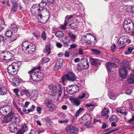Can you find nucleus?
<instances>
[{"label":"nucleus","instance_id":"nucleus-1","mask_svg":"<svg viewBox=\"0 0 134 134\" xmlns=\"http://www.w3.org/2000/svg\"><path fill=\"white\" fill-rule=\"evenodd\" d=\"M0 114L3 115H6L2 120L3 123H8L11 121L13 118L16 120L17 118L15 117V114L12 112V108L11 106H3L0 108Z\"/></svg>","mask_w":134,"mask_h":134},{"label":"nucleus","instance_id":"nucleus-2","mask_svg":"<svg viewBox=\"0 0 134 134\" xmlns=\"http://www.w3.org/2000/svg\"><path fill=\"white\" fill-rule=\"evenodd\" d=\"M20 62H14L9 65L7 68V70L9 74L13 76L17 74L19 68L21 65Z\"/></svg>","mask_w":134,"mask_h":134},{"label":"nucleus","instance_id":"nucleus-3","mask_svg":"<svg viewBox=\"0 0 134 134\" xmlns=\"http://www.w3.org/2000/svg\"><path fill=\"white\" fill-rule=\"evenodd\" d=\"M91 119L92 117L90 115L87 114H84L83 116L80 118L79 121L81 124L84 123L86 127L89 128L92 126L91 122Z\"/></svg>","mask_w":134,"mask_h":134},{"label":"nucleus","instance_id":"nucleus-4","mask_svg":"<svg viewBox=\"0 0 134 134\" xmlns=\"http://www.w3.org/2000/svg\"><path fill=\"white\" fill-rule=\"evenodd\" d=\"M77 78L74 73L70 72L63 76L62 78V81L64 85H66V80L74 82L76 80Z\"/></svg>","mask_w":134,"mask_h":134},{"label":"nucleus","instance_id":"nucleus-5","mask_svg":"<svg viewBox=\"0 0 134 134\" xmlns=\"http://www.w3.org/2000/svg\"><path fill=\"white\" fill-rule=\"evenodd\" d=\"M80 61L81 63L77 65V70L80 71L88 68L89 64L87 58H82Z\"/></svg>","mask_w":134,"mask_h":134},{"label":"nucleus","instance_id":"nucleus-6","mask_svg":"<svg viewBox=\"0 0 134 134\" xmlns=\"http://www.w3.org/2000/svg\"><path fill=\"white\" fill-rule=\"evenodd\" d=\"M40 7L39 4L38 5L34 4L32 7L31 11L33 14L37 16L39 19L42 20V15L40 14Z\"/></svg>","mask_w":134,"mask_h":134},{"label":"nucleus","instance_id":"nucleus-7","mask_svg":"<svg viewBox=\"0 0 134 134\" xmlns=\"http://www.w3.org/2000/svg\"><path fill=\"white\" fill-rule=\"evenodd\" d=\"M124 29L125 31L129 32L130 29L134 27L133 23L131 20L129 19H126L124 21Z\"/></svg>","mask_w":134,"mask_h":134},{"label":"nucleus","instance_id":"nucleus-8","mask_svg":"<svg viewBox=\"0 0 134 134\" xmlns=\"http://www.w3.org/2000/svg\"><path fill=\"white\" fill-rule=\"evenodd\" d=\"M13 31L10 30H7L4 34V35L7 37L10 38L9 39V43L13 42L14 41L16 40L17 38L16 36L13 37L12 35Z\"/></svg>","mask_w":134,"mask_h":134},{"label":"nucleus","instance_id":"nucleus-9","mask_svg":"<svg viewBox=\"0 0 134 134\" xmlns=\"http://www.w3.org/2000/svg\"><path fill=\"white\" fill-rule=\"evenodd\" d=\"M66 130L71 134H77L79 132L77 128L75 127L68 125L65 128Z\"/></svg>","mask_w":134,"mask_h":134},{"label":"nucleus","instance_id":"nucleus-10","mask_svg":"<svg viewBox=\"0 0 134 134\" xmlns=\"http://www.w3.org/2000/svg\"><path fill=\"white\" fill-rule=\"evenodd\" d=\"M119 71L120 77L123 79H126L127 77L128 74L126 69L123 67H121L119 69Z\"/></svg>","mask_w":134,"mask_h":134},{"label":"nucleus","instance_id":"nucleus-11","mask_svg":"<svg viewBox=\"0 0 134 134\" xmlns=\"http://www.w3.org/2000/svg\"><path fill=\"white\" fill-rule=\"evenodd\" d=\"M2 55L3 56V59L5 60H8L11 59L13 57V55L9 52H5L4 53H2Z\"/></svg>","mask_w":134,"mask_h":134},{"label":"nucleus","instance_id":"nucleus-12","mask_svg":"<svg viewBox=\"0 0 134 134\" xmlns=\"http://www.w3.org/2000/svg\"><path fill=\"white\" fill-rule=\"evenodd\" d=\"M63 64V60L62 59L60 58L58 60L54 67V70L57 71L60 69L62 66Z\"/></svg>","mask_w":134,"mask_h":134},{"label":"nucleus","instance_id":"nucleus-13","mask_svg":"<svg viewBox=\"0 0 134 134\" xmlns=\"http://www.w3.org/2000/svg\"><path fill=\"white\" fill-rule=\"evenodd\" d=\"M16 122L15 121H13L9 125V129L12 133L15 132L17 130L16 128L17 125Z\"/></svg>","mask_w":134,"mask_h":134},{"label":"nucleus","instance_id":"nucleus-14","mask_svg":"<svg viewBox=\"0 0 134 134\" xmlns=\"http://www.w3.org/2000/svg\"><path fill=\"white\" fill-rule=\"evenodd\" d=\"M35 68H34L33 69L29 71L28 73L30 74L31 79L34 81H38L37 79V77L36 75V71H34L35 70Z\"/></svg>","mask_w":134,"mask_h":134},{"label":"nucleus","instance_id":"nucleus-15","mask_svg":"<svg viewBox=\"0 0 134 134\" xmlns=\"http://www.w3.org/2000/svg\"><path fill=\"white\" fill-rule=\"evenodd\" d=\"M105 66L108 72H110L112 68H115L117 66L114 63L110 62H108L106 63Z\"/></svg>","mask_w":134,"mask_h":134},{"label":"nucleus","instance_id":"nucleus-16","mask_svg":"<svg viewBox=\"0 0 134 134\" xmlns=\"http://www.w3.org/2000/svg\"><path fill=\"white\" fill-rule=\"evenodd\" d=\"M109 110L105 108L101 113V116L104 119H107L109 117Z\"/></svg>","mask_w":134,"mask_h":134},{"label":"nucleus","instance_id":"nucleus-17","mask_svg":"<svg viewBox=\"0 0 134 134\" xmlns=\"http://www.w3.org/2000/svg\"><path fill=\"white\" fill-rule=\"evenodd\" d=\"M36 47L35 45L30 43L25 52L26 53H32L35 51Z\"/></svg>","mask_w":134,"mask_h":134},{"label":"nucleus","instance_id":"nucleus-18","mask_svg":"<svg viewBox=\"0 0 134 134\" xmlns=\"http://www.w3.org/2000/svg\"><path fill=\"white\" fill-rule=\"evenodd\" d=\"M90 61L91 64L93 65H97L100 64L101 61L98 59L90 58Z\"/></svg>","mask_w":134,"mask_h":134},{"label":"nucleus","instance_id":"nucleus-19","mask_svg":"<svg viewBox=\"0 0 134 134\" xmlns=\"http://www.w3.org/2000/svg\"><path fill=\"white\" fill-rule=\"evenodd\" d=\"M69 100L71 103L77 106H79L81 103L79 99L76 98H71L69 99Z\"/></svg>","mask_w":134,"mask_h":134},{"label":"nucleus","instance_id":"nucleus-20","mask_svg":"<svg viewBox=\"0 0 134 134\" xmlns=\"http://www.w3.org/2000/svg\"><path fill=\"white\" fill-rule=\"evenodd\" d=\"M27 130V127L26 125L23 126L21 129L18 130L16 134H23Z\"/></svg>","mask_w":134,"mask_h":134},{"label":"nucleus","instance_id":"nucleus-21","mask_svg":"<svg viewBox=\"0 0 134 134\" xmlns=\"http://www.w3.org/2000/svg\"><path fill=\"white\" fill-rule=\"evenodd\" d=\"M30 44V43L27 41H25L22 43L21 46L23 50L25 52L26 50V49L29 47Z\"/></svg>","mask_w":134,"mask_h":134},{"label":"nucleus","instance_id":"nucleus-22","mask_svg":"<svg viewBox=\"0 0 134 134\" xmlns=\"http://www.w3.org/2000/svg\"><path fill=\"white\" fill-rule=\"evenodd\" d=\"M36 75L38 81L41 80L44 78V75L43 73L40 71H36Z\"/></svg>","mask_w":134,"mask_h":134},{"label":"nucleus","instance_id":"nucleus-23","mask_svg":"<svg viewBox=\"0 0 134 134\" xmlns=\"http://www.w3.org/2000/svg\"><path fill=\"white\" fill-rule=\"evenodd\" d=\"M127 81L129 84H130L134 83V75H131L128 78Z\"/></svg>","mask_w":134,"mask_h":134},{"label":"nucleus","instance_id":"nucleus-24","mask_svg":"<svg viewBox=\"0 0 134 134\" xmlns=\"http://www.w3.org/2000/svg\"><path fill=\"white\" fill-rule=\"evenodd\" d=\"M79 25V23L77 22H74L69 24V26H70V27L69 28L72 29H75L76 28H77Z\"/></svg>","mask_w":134,"mask_h":134},{"label":"nucleus","instance_id":"nucleus-25","mask_svg":"<svg viewBox=\"0 0 134 134\" xmlns=\"http://www.w3.org/2000/svg\"><path fill=\"white\" fill-rule=\"evenodd\" d=\"M10 28L13 32V31L15 33L17 32L18 27L16 25L14 24H11L10 27Z\"/></svg>","mask_w":134,"mask_h":134},{"label":"nucleus","instance_id":"nucleus-26","mask_svg":"<svg viewBox=\"0 0 134 134\" xmlns=\"http://www.w3.org/2000/svg\"><path fill=\"white\" fill-rule=\"evenodd\" d=\"M7 92V89L4 87H0V95H4L6 94Z\"/></svg>","mask_w":134,"mask_h":134},{"label":"nucleus","instance_id":"nucleus-27","mask_svg":"<svg viewBox=\"0 0 134 134\" xmlns=\"http://www.w3.org/2000/svg\"><path fill=\"white\" fill-rule=\"evenodd\" d=\"M122 63L123 66L121 67H123L125 69H126V68L127 67H129V69H130L131 67H130L129 66V64L127 61L126 60H123L122 61Z\"/></svg>","mask_w":134,"mask_h":134},{"label":"nucleus","instance_id":"nucleus-28","mask_svg":"<svg viewBox=\"0 0 134 134\" xmlns=\"http://www.w3.org/2000/svg\"><path fill=\"white\" fill-rule=\"evenodd\" d=\"M12 81L13 83L16 86L19 85L20 82L19 80L16 77L13 79L12 80Z\"/></svg>","mask_w":134,"mask_h":134},{"label":"nucleus","instance_id":"nucleus-29","mask_svg":"<svg viewBox=\"0 0 134 134\" xmlns=\"http://www.w3.org/2000/svg\"><path fill=\"white\" fill-rule=\"evenodd\" d=\"M68 35L71 41L74 42L75 41L76 38V36L75 35L71 32L68 33Z\"/></svg>","mask_w":134,"mask_h":134},{"label":"nucleus","instance_id":"nucleus-30","mask_svg":"<svg viewBox=\"0 0 134 134\" xmlns=\"http://www.w3.org/2000/svg\"><path fill=\"white\" fill-rule=\"evenodd\" d=\"M86 107H88L90 108V109L91 111L93 110L94 109V107L97 106V105L96 104H87L86 105Z\"/></svg>","mask_w":134,"mask_h":134},{"label":"nucleus","instance_id":"nucleus-31","mask_svg":"<svg viewBox=\"0 0 134 134\" xmlns=\"http://www.w3.org/2000/svg\"><path fill=\"white\" fill-rule=\"evenodd\" d=\"M55 34L57 37L59 38L63 37L64 35L63 32L60 31H58L55 32Z\"/></svg>","mask_w":134,"mask_h":134},{"label":"nucleus","instance_id":"nucleus-32","mask_svg":"<svg viewBox=\"0 0 134 134\" xmlns=\"http://www.w3.org/2000/svg\"><path fill=\"white\" fill-rule=\"evenodd\" d=\"M44 7H40L41 9L40 14L42 15L43 13H45V12H47L48 13H49V10H48L47 8Z\"/></svg>","mask_w":134,"mask_h":134},{"label":"nucleus","instance_id":"nucleus-33","mask_svg":"<svg viewBox=\"0 0 134 134\" xmlns=\"http://www.w3.org/2000/svg\"><path fill=\"white\" fill-rule=\"evenodd\" d=\"M109 120L111 122L113 121L118 122V121L117 117L115 115H112L109 118Z\"/></svg>","mask_w":134,"mask_h":134},{"label":"nucleus","instance_id":"nucleus-34","mask_svg":"<svg viewBox=\"0 0 134 134\" xmlns=\"http://www.w3.org/2000/svg\"><path fill=\"white\" fill-rule=\"evenodd\" d=\"M8 40V38H6L3 35H0V42L5 43Z\"/></svg>","mask_w":134,"mask_h":134},{"label":"nucleus","instance_id":"nucleus-35","mask_svg":"<svg viewBox=\"0 0 134 134\" xmlns=\"http://www.w3.org/2000/svg\"><path fill=\"white\" fill-rule=\"evenodd\" d=\"M12 3V11L14 12H16L18 8L17 5V3L15 2L14 3V2H13Z\"/></svg>","mask_w":134,"mask_h":134},{"label":"nucleus","instance_id":"nucleus-36","mask_svg":"<svg viewBox=\"0 0 134 134\" xmlns=\"http://www.w3.org/2000/svg\"><path fill=\"white\" fill-rule=\"evenodd\" d=\"M48 2V0H42L41 2L39 4V5L40 7H45L46 5Z\"/></svg>","mask_w":134,"mask_h":134},{"label":"nucleus","instance_id":"nucleus-37","mask_svg":"<svg viewBox=\"0 0 134 134\" xmlns=\"http://www.w3.org/2000/svg\"><path fill=\"white\" fill-rule=\"evenodd\" d=\"M49 88L52 91H53L57 89V87L55 85L53 84H51L48 85V86Z\"/></svg>","mask_w":134,"mask_h":134},{"label":"nucleus","instance_id":"nucleus-38","mask_svg":"<svg viewBox=\"0 0 134 134\" xmlns=\"http://www.w3.org/2000/svg\"><path fill=\"white\" fill-rule=\"evenodd\" d=\"M52 101L50 100H46L44 101V104L48 107L52 105Z\"/></svg>","mask_w":134,"mask_h":134},{"label":"nucleus","instance_id":"nucleus-39","mask_svg":"<svg viewBox=\"0 0 134 134\" xmlns=\"http://www.w3.org/2000/svg\"><path fill=\"white\" fill-rule=\"evenodd\" d=\"M122 36L120 37L118 42V45L120 46L124 44Z\"/></svg>","mask_w":134,"mask_h":134},{"label":"nucleus","instance_id":"nucleus-40","mask_svg":"<svg viewBox=\"0 0 134 134\" xmlns=\"http://www.w3.org/2000/svg\"><path fill=\"white\" fill-rule=\"evenodd\" d=\"M108 95L110 99H112L113 100L115 99L116 98L115 96L113 93L110 92H108Z\"/></svg>","mask_w":134,"mask_h":134},{"label":"nucleus","instance_id":"nucleus-41","mask_svg":"<svg viewBox=\"0 0 134 134\" xmlns=\"http://www.w3.org/2000/svg\"><path fill=\"white\" fill-rule=\"evenodd\" d=\"M134 48L133 47H129L128 48V50L125 52V54L126 55L129 54L132 52V51L133 50Z\"/></svg>","mask_w":134,"mask_h":134},{"label":"nucleus","instance_id":"nucleus-42","mask_svg":"<svg viewBox=\"0 0 134 134\" xmlns=\"http://www.w3.org/2000/svg\"><path fill=\"white\" fill-rule=\"evenodd\" d=\"M61 41L63 43V46L64 47H66L68 46H69L68 43H69V42H70V40L68 41V42H67L62 40H61Z\"/></svg>","mask_w":134,"mask_h":134},{"label":"nucleus","instance_id":"nucleus-43","mask_svg":"<svg viewBox=\"0 0 134 134\" xmlns=\"http://www.w3.org/2000/svg\"><path fill=\"white\" fill-rule=\"evenodd\" d=\"M22 92L28 97H29L31 96L30 92L27 90H23L22 91Z\"/></svg>","mask_w":134,"mask_h":134},{"label":"nucleus","instance_id":"nucleus-44","mask_svg":"<svg viewBox=\"0 0 134 134\" xmlns=\"http://www.w3.org/2000/svg\"><path fill=\"white\" fill-rule=\"evenodd\" d=\"M127 123L130 124H134V115L132 116V118L131 119L128 121Z\"/></svg>","mask_w":134,"mask_h":134},{"label":"nucleus","instance_id":"nucleus-45","mask_svg":"<svg viewBox=\"0 0 134 134\" xmlns=\"http://www.w3.org/2000/svg\"><path fill=\"white\" fill-rule=\"evenodd\" d=\"M35 108V107L34 105H32V106L30 107V109H28L27 110L28 111L26 113H28L29 112L33 111Z\"/></svg>","mask_w":134,"mask_h":134},{"label":"nucleus","instance_id":"nucleus-46","mask_svg":"<svg viewBox=\"0 0 134 134\" xmlns=\"http://www.w3.org/2000/svg\"><path fill=\"white\" fill-rule=\"evenodd\" d=\"M72 89L74 90V94L78 92L79 90V88L77 86H76L75 87H74L72 88Z\"/></svg>","mask_w":134,"mask_h":134},{"label":"nucleus","instance_id":"nucleus-47","mask_svg":"<svg viewBox=\"0 0 134 134\" xmlns=\"http://www.w3.org/2000/svg\"><path fill=\"white\" fill-rule=\"evenodd\" d=\"M67 24V22L66 20L64 21V23L63 25L61 26L60 28L63 30H64L66 29V26Z\"/></svg>","mask_w":134,"mask_h":134},{"label":"nucleus","instance_id":"nucleus-48","mask_svg":"<svg viewBox=\"0 0 134 134\" xmlns=\"http://www.w3.org/2000/svg\"><path fill=\"white\" fill-rule=\"evenodd\" d=\"M41 37L43 40H45L46 39V32L43 31L41 35Z\"/></svg>","mask_w":134,"mask_h":134},{"label":"nucleus","instance_id":"nucleus-49","mask_svg":"<svg viewBox=\"0 0 134 134\" xmlns=\"http://www.w3.org/2000/svg\"><path fill=\"white\" fill-rule=\"evenodd\" d=\"M49 60L50 59L48 58L44 57L42 60V62L44 64L49 62Z\"/></svg>","mask_w":134,"mask_h":134},{"label":"nucleus","instance_id":"nucleus-50","mask_svg":"<svg viewBox=\"0 0 134 134\" xmlns=\"http://www.w3.org/2000/svg\"><path fill=\"white\" fill-rule=\"evenodd\" d=\"M67 91L68 93L71 95H72L74 94V92H73L74 91V90L72 89V88L71 89H69L68 88H67Z\"/></svg>","mask_w":134,"mask_h":134},{"label":"nucleus","instance_id":"nucleus-51","mask_svg":"<svg viewBox=\"0 0 134 134\" xmlns=\"http://www.w3.org/2000/svg\"><path fill=\"white\" fill-rule=\"evenodd\" d=\"M83 109V108H80L78 110H77L76 114V116L77 117V116H79L80 114L82 111Z\"/></svg>","mask_w":134,"mask_h":134},{"label":"nucleus","instance_id":"nucleus-52","mask_svg":"<svg viewBox=\"0 0 134 134\" xmlns=\"http://www.w3.org/2000/svg\"><path fill=\"white\" fill-rule=\"evenodd\" d=\"M92 51H93V52L96 54H100L101 52L95 49H91Z\"/></svg>","mask_w":134,"mask_h":134},{"label":"nucleus","instance_id":"nucleus-53","mask_svg":"<svg viewBox=\"0 0 134 134\" xmlns=\"http://www.w3.org/2000/svg\"><path fill=\"white\" fill-rule=\"evenodd\" d=\"M44 120L46 121V123H51V118L48 117H46L44 119Z\"/></svg>","mask_w":134,"mask_h":134},{"label":"nucleus","instance_id":"nucleus-54","mask_svg":"<svg viewBox=\"0 0 134 134\" xmlns=\"http://www.w3.org/2000/svg\"><path fill=\"white\" fill-rule=\"evenodd\" d=\"M123 38V41L124 44L125 43H126L127 42H128V43H131V41L130 40L129 41L127 40V39L125 37V36H122Z\"/></svg>","mask_w":134,"mask_h":134},{"label":"nucleus","instance_id":"nucleus-55","mask_svg":"<svg viewBox=\"0 0 134 134\" xmlns=\"http://www.w3.org/2000/svg\"><path fill=\"white\" fill-rule=\"evenodd\" d=\"M49 108V110L52 112H53L55 109V106L53 105H51L48 107Z\"/></svg>","mask_w":134,"mask_h":134},{"label":"nucleus","instance_id":"nucleus-56","mask_svg":"<svg viewBox=\"0 0 134 134\" xmlns=\"http://www.w3.org/2000/svg\"><path fill=\"white\" fill-rule=\"evenodd\" d=\"M56 44L57 47L58 48H61L63 46V45L61 44V43L57 42H56Z\"/></svg>","mask_w":134,"mask_h":134},{"label":"nucleus","instance_id":"nucleus-57","mask_svg":"<svg viewBox=\"0 0 134 134\" xmlns=\"http://www.w3.org/2000/svg\"><path fill=\"white\" fill-rule=\"evenodd\" d=\"M73 17V16L72 15H67L65 18V20L66 19L67 20H68L71 19Z\"/></svg>","mask_w":134,"mask_h":134},{"label":"nucleus","instance_id":"nucleus-58","mask_svg":"<svg viewBox=\"0 0 134 134\" xmlns=\"http://www.w3.org/2000/svg\"><path fill=\"white\" fill-rule=\"evenodd\" d=\"M77 47V45L75 44H71L70 45V49H72L75 48Z\"/></svg>","mask_w":134,"mask_h":134},{"label":"nucleus","instance_id":"nucleus-59","mask_svg":"<svg viewBox=\"0 0 134 134\" xmlns=\"http://www.w3.org/2000/svg\"><path fill=\"white\" fill-rule=\"evenodd\" d=\"M126 92L127 94L130 95V94L132 93V91L130 89H128L126 90Z\"/></svg>","mask_w":134,"mask_h":134},{"label":"nucleus","instance_id":"nucleus-60","mask_svg":"<svg viewBox=\"0 0 134 134\" xmlns=\"http://www.w3.org/2000/svg\"><path fill=\"white\" fill-rule=\"evenodd\" d=\"M18 7L20 10H22L24 8L23 5L20 3H19L17 4Z\"/></svg>","mask_w":134,"mask_h":134},{"label":"nucleus","instance_id":"nucleus-61","mask_svg":"<svg viewBox=\"0 0 134 134\" xmlns=\"http://www.w3.org/2000/svg\"><path fill=\"white\" fill-rule=\"evenodd\" d=\"M86 42V43L88 44L89 45H90L92 43V41L89 40H84Z\"/></svg>","mask_w":134,"mask_h":134},{"label":"nucleus","instance_id":"nucleus-62","mask_svg":"<svg viewBox=\"0 0 134 134\" xmlns=\"http://www.w3.org/2000/svg\"><path fill=\"white\" fill-rule=\"evenodd\" d=\"M116 47V46L115 44H114L113 46H112L111 47V50L113 52H114L115 49Z\"/></svg>","mask_w":134,"mask_h":134},{"label":"nucleus","instance_id":"nucleus-63","mask_svg":"<svg viewBox=\"0 0 134 134\" xmlns=\"http://www.w3.org/2000/svg\"><path fill=\"white\" fill-rule=\"evenodd\" d=\"M16 108L17 110H18V112L21 115H24L23 112L22 111L21 109L19 108H18V107H16Z\"/></svg>","mask_w":134,"mask_h":134},{"label":"nucleus","instance_id":"nucleus-64","mask_svg":"<svg viewBox=\"0 0 134 134\" xmlns=\"http://www.w3.org/2000/svg\"><path fill=\"white\" fill-rule=\"evenodd\" d=\"M83 50L79 48V53L80 55H82L83 54Z\"/></svg>","mask_w":134,"mask_h":134}]
</instances>
